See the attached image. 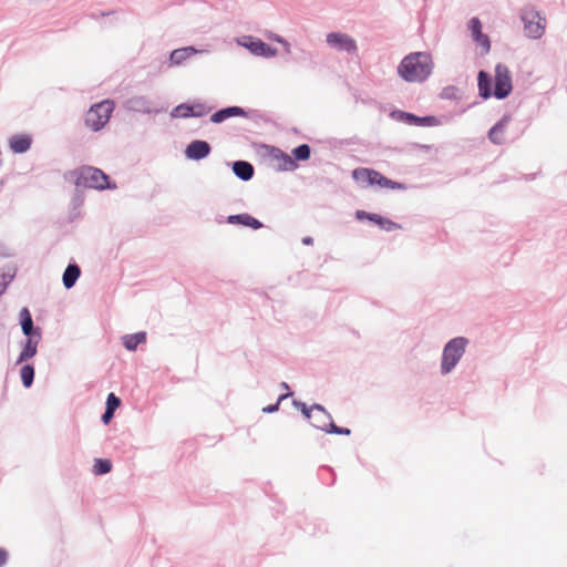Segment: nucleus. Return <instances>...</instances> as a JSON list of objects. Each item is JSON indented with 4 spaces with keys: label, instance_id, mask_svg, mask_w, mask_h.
I'll return each instance as SVG.
<instances>
[{
    "label": "nucleus",
    "instance_id": "nucleus-21",
    "mask_svg": "<svg viewBox=\"0 0 567 567\" xmlns=\"http://www.w3.org/2000/svg\"><path fill=\"white\" fill-rule=\"evenodd\" d=\"M81 275V269L76 264H69L65 268L62 281L66 289H71L74 287L75 282L78 281L79 277Z\"/></svg>",
    "mask_w": 567,
    "mask_h": 567
},
{
    "label": "nucleus",
    "instance_id": "nucleus-14",
    "mask_svg": "<svg viewBox=\"0 0 567 567\" xmlns=\"http://www.w3.org/2000/svg\"><path fill=\"white\" fill-rule=\"evenodd\" d=\"M357 218L358 219H369V220L375 223L377 225H379L380 228H382L386 231H391L393 229L399 228L398 224H395L394 221L386 219L378 214H370V213H365L363 210H358Z\"/></svg>",
    "mask_w": 567,
    "mask_h": 567
},
{
    "label": "nucleus",
    "instance_id": "nucleus-5",
    "mask_svg": "<svg viewBox=\"0 0 567 567\" xmlns=\"http://www.w3.org/2000/svg\"><path fill=\"white\" fill-rule=\"evenodd\" d=\"M113 110L114 103L110 100L92 105L85 114L86 126L94 132L102 130L110 121Z\"/></svg>",
    "mask_w": 567,
    "mask_h": 567
},
{
    "label": "nucleus",
    "instance_id": "nucleus-45",
    "mask_svg": "<svg viewBox=\"0 0 567 567\" xmlns=\"http://www.w3.org/2000/svg\"><path fill=\"white\" fill-rule=\"evenodd\" d=\"M522 19H523V21H524V23H525V29H528V28H529V24L532 23V21H528V20H527V18H526V16H523V18H522Z\"/></svg>",
    "mask_w": 567,
    "mask_h": 567
},
{
    "label": "nucleus",
    "instance_id": "nucleus-12",
    "mask_svg": "<svg viewBox=\"0 0 567 567\" xmlns=\"http://www.w3.org/2000/svg\"><path fill=\"white\" fill-rule=\"evenodd\" d=\"M252 54L264 58H272L277 54V49L270 47L259 39L249 38L248 42L243 43Z\"/></svg>",
    "mask_w": 567,
    "mask_h": 567
},
{
    "label": "nucleus",
    "instance_id": "nucleus-35",
    "mask_svg": "<svg viewBox=\"0 0 567 567\" xmlns=\"http://www.w3.org/2000/svg\"><path fill=\"white\" fill-rule=\"evenodd\" d=\"M457 89L455 86L444 87L441 96L446 100L456 99L457 97Z\"/></svg>",
    "mask_w": 567,
    "mask_h": 567
},
{
    "label": "nucleus",
    "instance_id": "nucleus-26",
    "mask_svg": "<svg viewBox=\"0 0 567 567\" xmlns=\"http://www.w3.org/2000/svg\"><path fill=\"white\" fill-rule=\"evenodd\" d=\"M20 377L24 388H30L34 380V368L31 364H24L20 370Z\"/></svg>",
    "mask_w": 567,
    "mask_h": 567
},
{
    "label": "nucleus",
    "instance_id": "nucleus-11",
    "mask_svg": "<svg viewBox=\"0 0 567 567\" xmlns=\"http://www.w3.org/2000/svg\"><path fill=\"white\" fill-rule=\"evenodd\" d=\"M212 147L208 142L195 140L185 148V156L192 161H200L210 154Z\"/></svg>",
    "mask_w": 567,
    "mask_h": 567
},
{
    "label": "nucleus",
    "instance_id": "nucleus-10",
    "mask_svg": "<svg viewBox=\"0 0 567 567\" xmlns=\"http://www.w3.org/2000/svg\"><path fill=\"white\" fill-rule=\"evenodd\" d=\"M124 107L127 111L145 114L158 112L156 109H154L152 101L144 95H133L126 99L124 102Z\"/></svg>",
    "mask_w": 567,
    "mask_h": 567
},
{
    "label": "nucleus",
    "instance_id": "nucleus-29",
    "mask_svg": "<svg viewBox=\"0 0 567 567\" xmlns=\"http://www.w3.org/2000/svg\"><path fill=\"white\" fill-rule=\"evenodd\" d=\"M112 470V464L109 460H104V458H96L95 460V463H94V466H93V472L94 474L96 475H104V474H107L110 473Z\"/></svg>",
    "mask_w": 567,
    "mask_h": 567
},
{
    "label": "nucleus",
    "instance_id": "nucleus-18",
    "mask_svg": "<svg viewBox=\"0 0 567 567\" xmlns=\"http://www.w3.org/2000/svg\"><path fill=\"white\" fill-rule=\"evenodd\" d=\"M233 116H246V111L239 106H228L215 112L210 116V121L218 124Z\"/></svg>",
    "mask_w": 567,
    "mask_h": 567
},
{
    "label": "nucleus",
    "instance_id": "nucleus-17",
    "mask_svg": "<svg viewBox=\"0 0 567 567\" xmlns=\"http://www.w3.org/2000/svg\"><path fill=\"white\" fill-rule=\"evenodd\" d=\"M20 324L23 334L28 338L35 336V333H41V329L39 327H34L31 313L28 308H22L20 311Z\"/></svg>",
    "mask_w": 567,
    "mask_h": 567
},
{
    "label": "nucleus",
    "instance_id": "nucleus-15",
    "mask_svg": "<svg viewBox=\"0 0 567 567\" xmlns=\"http://www.w3.org/2000/svg\"><path fill=\"white\" fill-rule=\"evenodd\" d=\"M32 138L28 134H17L10 137V150L16 154H23L31 147Z\"/></svg>",
    "mask_w": 567,
    "mask_h": 567
},
{
    "label": "nucleus",
    "instance_id": "nucleus-9",
    "mask_svg": "<svg viewBox=\"0 0 567 567\" xmlns=\"http://www.w3.org/2000/svg\"><path fill=\"white\" fill-rule=\"evenodd\" d=\"M207 52H208V50L196 49L193 45L175 49L169 54L168 68L182 66L188 60H190L194 55H196L198 53H207Z\"/></svg>",
    "mask_w": 567,
    "mask_h": 567
},
{
    "label": "nucleus",
    "instance_id": "nucleus-43",
    "mask_svg": "<svg viewBox=\"0 0 567 567\" xmlns=\"http://www.w3.org/2000/svg\"><path fill=\"white\" fill-rule=\"evenodd\" d=\"M280 44L284 47V49L286 50V52H290V44L288 43L287 40L284 39V42H280Z\"/></svg>",
    "mask_w": 567,
    "mask_h": 567
},
{
    "label": "nucleus",
    "instance_id": "nucleus-33",
    "mask_svg": "<svg viewBox=\"0 0 567 567\" xmlns=\"http://www.w3.org/2000/svg\"><path fill=\"white\" fill-rule=\"evenodd\" d=\"M12 279L13 275L0 274V296H2L6 292L7 287L12 281Z\"/></svg>",
    "mask_w": 567,
    "mask_h": 567
},
{
    "label": "nucleus",
    "instance_id": "nucleus-40",
    "mask_svg": "<svg viewBox=\"0 0 567 567\" xmlns=\"http://www.w3.org/2000/svg\"><path fill=\"white\" fill-rule=\"evenodd\" d=\"M327 421H331V419H324L320 412H317V414L315 415V424H322V422L327 423Z\"/></svg>",
    "mask_w": 567,
    "mask_h": 567
},
{
    "label": "nucleus",
    "instance_id": "nucleus-2",
    "mask_svg": "<svg viewBox=\"0 0 567 567\" xmlns=\"http://www.w3.org/2000/svg\"><path fill=\"white\" fill-rule=\"evenodd\" d=\"M470 340L465 337H455L449 340L442 350L440 373L445 377L451 374L464 357Z\"/></svg>",
    "mask_w": 567,
    "mask_h": 567
},
{
    "label": "nucleus",
    "instance_id": "nucleus-48",
    "mask_svg": "<svg viewBox=\"0 0 567 567\" xmlns=\"http://www.w3.org/2000/svg\"><path fill=\"white\" fill-rule=\"evenodd\" d=\"M280 385L282 389L289 390V385L286 382H282Z\"/></svg>",
    "mask_w": 567,
    "mask_h": 567
},
{
    "label": "nucleus",
    "instance_id": "nucleus-47",
    "mask_svg": "<svg viewBox=\"0 0 567 567\" xmlns=\"http://www.w3.org/2000/svg\"><path fill=\"white\" fill-rule=\"evenodd\" d=\"M82 200H83V199H82V197H81V196H79V195L74 196V202H75V203L81 204V203H82Z\"/></svg>",
    "mask_w": 567,
    "mask_h": 567
},
{
    "label": "nucleus",
    "instance_id": "nucleus-4",
    "mask_svg": "<svg viewBox=\"0 0 567 567\" xmlns=\"http://www.w3.org/2000/svg\"><path fill=\"white\" fill-rule=\"evenodd\" d=\"M352 177L362 186L379 185L390 189H405L403 184L389 179L381 173L370 168H355L352 172Z\"/></svg>",
    "mask_w": 567,
    "mask_h": 567
},
{
    "label": "nucleus",
    "instance_id": "nucleus-25",
    "mask_svg": "<svg viewBox=\"0 0 567 567\" xmlns=\"http://www.w3.org/2000/svg\"><path fill=\"white\" fill-rule=\"evenodd\" d=\"M315 427L322 430L327 433L338 434V435H350L351 431L348 427H340L336 425L332 421L329 423L322 422V424H315Z\"/></svg>",
    "mask_w": 567,
    "mask_h": 567
},
{
    "label": "nucleus",
    "instance_id": "nucleus-46",
    "mask_svg": "<svg viewBox=\"0 0 567 567\" xmlns=\"http://www.w3.org/2000/svg\"><path fill=\"white\" fill-rule=\"evenodd\" d=\"M272 39H274L276 42H278V43L284 42V38H282V37H280V35H275V37H272Z\"/></svg>",
    "mask_w": 567,
    "mask_h": 567
},
{
    "label": "nucleus",
    "instance_id": "nucleus-22",
    "mask_svg": "<svg viewBox=\"0 0 567 567\" xmlns=\"http://www.w3.org/2000/svg\"><path fill=\"white\" fill-rule=\"evenodd\" d=\"M477 80H478L480 95L483 99L491 97L493 95V92H492V81H491V76L488 75V73H486L485 71H480Z\"/></svg>",
    "mask_w": 567,
    "mask_h": 567
},
{
    "label": "nucleus",
    "instance_id": "nucleus-28",
    "mask_svg": "<svg viewBox=\"0 0 567 567\" xmlns=\"http://www.w3.org/2000/svg\"><path fill=\"white\" fill-rule=\"evenodd\" d=\"M192 112H193L192 105L183 103L172 110L171 116L176 117V118L177 117H181V118L193 117Z\"/></svg>",
    "mask_w": 567,
    "mask_h": 567
},
{
    "label": "nucleus",
    "instance_id": "nucleus-3",
    "mask_svg": "<svg viewBox=\"0 0 567 567\" xmlns=\"http://www.w3.org/2000/svg\"><path fill=\"white\" fill-rule=\"evenodd\" d=\"M76 175L75 185L76 187L84 188H115V185L109 183V176L99 168L92 166H83L74 172Z\"/></svg>",
    "mask_w": 567,
    "mask_h": 567
},
{
    "label": "nucleus",
    "instance_id": "nucleus-32",
    "mask_svg": "<svg viewBox=\"0 0 567 567\" xmlns=\"http://www.w3.org/2000/svg\"><path fill=\"white\" fill-rule=\"evenodd\" d=\"M291 393H286V394H281L279 398H278V401L275 403V404H270L266 408L262 409V412L264 413H274V412H277L278 409H279V404L281 401L286 400L288 396H290Z\"/></svg>",
    "mask_w": 567,
    "mask_h": 567
},
{
    "label": "nucleus",
    "instance_id": "nucleus-20",
    "mask_svg": "<svg viewBox=\"0 0 567 567\" xmlns=\"http://www.w3.org/2000/svg\"><path fill=\"white\" fill-rule=\"evenodd\" d=\"M234 174L244 182H247L254 176V166L246 161H236L233 163Z\"/></svg>",
    "mask_w": 567,
    "mask_h": 567
},
{
    "label": "nucleus",
    "instance_id": "nucleus-38",
    "mask_svg": "<svg viewBox=\"0 0 567 567\" xmlns=\"http://www.w3.org/2000/svg\"><path fill=\"white\" fill-rule=\"evenodd\" d=\"M284 159L286 164V169H293L297 166L295 161L290 156L285 155Z\"/></svg>",
    "mask_w": 567,
    "mask_h": 567
},
{
    "label": "nucleus",
    "instance_id": "nucleus-7",
    "mask_svg": "<svg viewBox=\"0 0 567 567\" xmlns=\"http://www.w3.org/2000/svg\"><path fill=\"white\" fill-rule=\"evenodd\" d=\"M326 42L330 48L348 54H354L358 50L355 40L349 34L342 32L328 33Z\"/></svg>",
    "mask_w": 567,
    "mask_h": 567
},
{
    "label": "nucleus",
    "instance_id": "nucleus-6",
    "mask_svg": "<svg viewBox=\"0 0 567 567\" xmlns=\"http://www.w3.org/2000/svg\"><path fill=\"white\" fill-rule=\"evenodd\" d=\"M512 78L506 65L498 63L495 66V89L493 95L498 99H505L512 92Z\"/></svg>",
    "mask_w": 567,
    "mask_h": 567
},
{
    "label": "nucleus",
    "instance_id": "nucleus-23",
    "mask_svg": "<svg viewBox=\"0 0 567 567\" xmlns=\"http://www.w3.org/2000/svg\"><path fill=\"white\" fill-rule=\"evenodd\" d=\"M293 405L301 410L305 417L310 419L312 412H320L324 419H331V415L327 412V410L321 404H313L308 408L305 403L299 401H293Z\"/></svg>",
    "mask_w": 567,
    "mask_h": 567
},
{
    "label": "nucleus",
    "instance_id": "nucleus-36",
    "mask_svg": "<svg viewBox=\"0 0 567 567\" xmlns=\"http://www.w3.org/2000/svg\"><path fill=\"white\" fill-rule=\"evenodd\" d=\"M192 110H193V117H200V116H204L205 114H207V109L205 107V105L203 104H195V105H192Z\"/></svg>",
    "mask_w": 567,
    "mask_h": 567
},
{
    "label": "nucleus",
    "instance_id": "nucleus-41",
    "mask_svg": "<svg viewBox=\"0 0 567 567\" xmlns=\"http://www.w3.org/2000/svg\"><path fill=\"white\" fill-rule=\"evenodd\" d=\"M7 559H8V553L0 548V567H2L6 563H7Z\"/></svg>",
    "mask_w": 567,
    "mask_h": 567
},
{
    "label": "nucleus",
    "instance_id": "nucleus-19",
    "mask_svg": "<svg viewBox=\"0 0 567 567\" xmlns=\"http://www.w3.org/2000/svg\"><path fill=\"white\" fill-rule=\"evenodd\" d=\"M509 118L504 116L501 121H498L488 132V138L493 144L502 145L505 142V130Z\"/></svg>",
    "mask_w": 567,
    "mask_h": 567
},
{
    "label": "nucleus",
    "instance_id": "nucleus-8",
    "mask_svg": "<svg viewBox=\"0 0 567 567\" xmlns=\"http://www.w3.org/2000/svg\"><path fill=\"white\" fill-rule=\"evenodd\" d=\"M468 30L471 31L472 40L481 49V55H485L491 50V41L487 34L482 32V22L477 17L470 19Z\"/></svg>",
    "mask_w": 567,
    "mask_h": 567
},
{
    "label": "nucleus",
    "instance_id": "nucleus-1",
    "mask_svg": "<svg viewBox=\"0 0 567 567\" xmlns=\"http://www.w3.org/2000/svg\"><path fill=\"white\" fill-rule=\"evenodd\" d=\"M434 63L429 52H412L398 65L399 76L409 83H423L432 74Z\"/></svg>",
    "mask_w": 567,
    "mask_h": 567
},
{
    "label": "nucleus",
    "instance_id": "nucleus-42",
    "mask_svg": "<svg viewBox=\"0 0 567 567\" xmlns=\"http://www.w3.org/2000/svg\"><path fill=\"white\" fill-rule=\"evenodd\" d=\"M302 244H303V245H312V244H313V239H312V237H310V236H306V237H303V238H302Z\"/></svg>",
    "mask_w": 567,
    "mask_h": 567
},
{
    "label": "nucleus",
    "instance_id": "nucleus-37",
    "mask_svg": "<svg viewBox=\"0 0 567 567\" xmlns=\"http://www.w3.org/2000/svg\"><path fill=\"white\" fill-rule=\"evenodd\" d=\"M243 217H244V214L229 215L227 217V223L233 224V225H236V224L243 225Z\"/></svg>",
    "mask_w": 567,
    "mask_h": 567
},
{
    "label": "nucleus",
    "instance_id": "nucleus-24",
    "mask_svg": "<svg viewBox=\"0 0 567 567\" xmlns=\"http://www.w3.org/2000/svg\"><path fill=\"white\" fill-rule=\"evenodd\" d=\"M146 340V333L145 332H137L134 334H126L123 337V346L128 351H134L140 343L145 342Z\"/></svg>",
    "mask_w": 567,
    "mask_h": 567
},
{
    "label": "nucleus",
    "instance_id": "nucleus-44",
    "mask_svg": "<svg viewBox=\"0 0 567 567\" xmlns=\"http://www.w3.org/2000/svg\"><path fill=\"white\" fill-rule=\"evenodd\" d=\"M280 44L284 47V49L286 50V52H290V44L288 43L287 40L284 39V42H280Z\"/></svg>",
    "mask_w": 567,
    "mask_h": 567
},
{
    "label": "nucleus",
    "instance_id": "nucleus-39",
    "mask_svg": "<svg viewBox=\"0 0 567 567\" xmlns=\"http://www.w3.org/2000/svg\"><path fill=\"white\" fill-rule=\"evenodd\" d=\"M114 411L105 409V412L102 415V421L106 424L113 417Z\"/></svg>",
    "mask_w": 567,
    "mask_h": 567
},
{
    "label": "nucleus",
    "instance_id": "nucleus-34",
    "mask_svg": "<svg viewBox=\"0 0 567 567\" xmlns=\"http://www.w3.org/2000/svg\"><path fill=\"white\" fill-rule=\"evenodd\" d=\"M121 404V400L114 394L110 393L106 399V409L115 411Z\"/></svg>",
    "mask_w": 567,
    "mask_h": 567
},
{
    "label": "nucleus",
    "instance_id": "nucleus-30",
    "mask_svg": "<svg viewBox=\"0 0 567 567\" xmlns=\"http://www.w3.org/2000/svg\"><path fill=\"white\" fill-rule=\"evenodd\" d=\"M310 154L311 150L308 144H301L292 150V155L297 161H307Z\"/></svg>",
    "mask_w": 567,
    "mask_h": 567
},
{
    "label": "nucleus",
    "instance_id": "nucleus-31",
    "mask_svg": "<svg viewBox=\"0 0 567 567\" xmlns=\"http://www.w3.org/2000/svg\"><path fill=\"white\" fill-rule=\"evenodd\" d=\"M243 226H247L252 229H259L262 227V224L255 217L250 216L249 214L244 213Z\"/></svg>",
    "mask_w": 567,
    "mask_h": 567
},
{
    "label": "nucleus",
    "instance_id": "nucleus-27",
    "mask_svg": "<svg viewBox=\"0 0 567 567\" xmlns=\"http://www.w3.org/2000/svg\"><path fill=\"white\" fill-rule=\"evenodd\" d=\"M535 18H537V20L534 21V39H539L545 33L547 21L539 12H534V19Z\"/></svg>",
    "mask_w": 567,
    "mask_h": 567
},
{
    "label": "nucleus",
    "instance_id": "nucleus-16",
    "mask_svg": "<svg viewBox=\"0 0 567 567\" xmlns=\"http://www.w3.org/2000/svg\"><path fill=\"white\" fill-rule=\"evenodd\" d=\"M401 117L410 125H416V126H439L441 124V121L432 115L429 116H416L412 113H401Z\"/></svg>",
    "mask_w": 567,
    "mask_h": 567
},
{
    "label": "nucleus",
    "instance_id": "nucleus-13",
    "mask_svg": "<svg viewBox=\"0 0 567 567\" xmlns=\"http://www.w3.org/2000/svg\"><path fill=\"white\" fill-rule=\"evenodd\" d=\"M41 341V333H35L33 337H28L23 342V348L19 354L17 363H23L33 358L38 352V344Z\"/></svg>",
    "mask_w": 567,
    "mask_h": 567
}]
</instances>
